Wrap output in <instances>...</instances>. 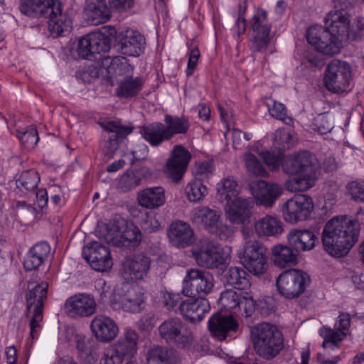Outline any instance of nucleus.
<instances>
[{"instance_id": "59", "label": "nucleus", "mask_w": 364, "mask_h": 364, "mask_svg": "<svg viewBox=\"0 0 364 364\" xmlns=\"http://www.w3.org/2000/svg\"><path fill=\"white\" fill-rule=\"evenodd\" d=\"M275 142L279 144L281 149H289L296 144V139L293 135L288 132L277 131L274 136Z\"/></svg>"}, {"instance_id": "20", "label": "nucleus", "mask_w": 364, "mask_h": 364, "mask_svg": "<svg viewBox=\"0 0 364 364\" xmlns=\"http://www.w3.org/2000/svg\"><path fill=\"white\" fill-rule=\"evenodd\" d=\"M325 25L341 43L343 41H349L351 33L350 15L347 11H330L325 18Z\"/></svg>"}, {"instance_id": "10", "label": "nucleus", "mask_w": 364, "mask_h": 364, "mask_svg": "<svg viewBox=\"0 0 364 364\" xmlns=\"http://www.w3.org/2000/svg\"><path fill=\"white\" fill-rule=\"evenodd\" d=\"M250 27L252 31L251 50L257 53L264 51L270 42V31L272 27L265 9L259 7L255 8L250 20Z\"/></svg>"}, {"instance_id": "16", "label": "nucleus", "mask_w": 364, "mask_h": 364, "mask_svg": "<svg viewBox=\"0 0 364 364\" xmlns=\"http://www.w3.org/2000/svg\"><path fill=\"white\" fill-rule=\"evenodd\" d=\"M97 309V303L93 296L86 293H78L68 297L64 304L66 314L73 318L89 317Z\"/></svg>"}, {"instance_id": "17", "label": "nucleus", "mask_w": 364, "mask_h": 364, "mask_svg": "<svg viewBox=\"0 0 364 364\" xmlns=\"http://www.w3.org/2000/svg\"><path fill=\"white\" fill-rule=\"evenodd\" d=\"M191 154L182 145L173 146L166 162V173L173 182L180 181L186 173Z\"/></svg>"}, {"instance_id": "39", "label": "nucleus", "mask_w": 364, "mask_h": 364, "mask_svg": "<svg viewBox=\"0 0 364 364\" xmlns=\"http://www.w3.org/2000/svg\"><path fill=\"white\" fill-rule=\"evenodd\" d=\"M290 246L277 245L272 249V258L277 267L284 268L296 264L297 255Z\"/></svg>"}, {"instance_id": "58", "label": "nucleus", "mask_w": 364, "mask_h": 364, "mask_svg": "<svg viewBox=\"0 0 364 364\" xmlns=\"http://www.w3.org/2000/svg\"><path fill=\"white\" fill-rule=\"evenodd\" d=\"M194 171V179L200 181H208L213 174V164L210 161L196 162Z\"/></svg>"}, {"instance_id": "9", "label": "nucleus", "mask_w": 364, "mask_h": 364, "mask_svg": "<svg viewBox=\"0 0 364 364\" xmlns=\"http://www.w3.org/2000/svg\"><path fill=\"white\" fill-rule=\"evenodd\" d=\"M191 252L198 265L204 268H222L226 263V257L220 247L209 238L200 240L192 247Z\"/></svg>"}, {"instance_id": "32", "label": "nucleus", "mask_w": 364, "mask_h": 364, "mask_svg": "<svg viewBox=\"0 0 364 364\" xmlns=\"http://www.w3.org/2000/svg\"><path fill=\"white\" fill-rule=\"evenodd\" d=\"M139 205L147 209H156L166 202L165 191L162 186L148 187L137 195Z\"/></svg>"}, {"instance_id": "33", "label": "nucleus", "mask_w": 364, "mask_h": 364, "mask_svg": "<svg viewBox=\"0 0 364 364\" xmlns=\"http://www.w3.org/2000/svg\"><path fill=\"white\" fill-rule=\"evenodd\" d=\"M50 252L48 242L41 241L33 245L28 252L23 262V267L26 271L38 269L48 258Z\"/></svg>"}, {"instance_id": "5", "label": "nucleus", "mask_w": 364, "mask_h": 364, "mask_svg": "<svg viewBox=\"0 0 364 364\" xmlns=\"http://www.w3.org/2000/svg\"><path fill=\"white\" fill-rule=\"evenodd\" d=\"M48 284L47 282L37 284L26 291V314L29 318V336L31 339H37L42 328L43 319L44 301L47 298Z\"/></svg>"}, {"instance_id": "7", "label": "nucleus", "mask_w": 364, "mask_h": 364, "mask_svg": "<svg viewBox=\"0 0 364 364\" xmlns=\"http://www.w3.org/2000/svg\"><path fill=\"white\" fill-rule=\"evenodd\" d=\"M160 337L169 345L188 348L193 342L192 331L179 318H169L158 327Z\"/></svg>"}, {"instance_id": "62", "label": "nucleus", "mask_w": 364, "mask_h": 364, "mask_svg": "<svg viewBox=\"0 0 364 364\" xmlns=\"http://www.w3.org/2000/svg\"><path fill=\"white\" fill-rule=\"evenodd\" d=\"M262 159L264 164L272 171H277L282 166L283 161L282 157L269 151H264L261 153Z\"/></svg>"}, {"instance_id": "35", "label": "nucleus", "mask_w": 364, "mask_h": 364, "mask_svg": "<svg viewBox=\"0 0 364 364\" xmlns=\"http://www.w3.org/2000/svg\"><path fill=\"white\" fill-rule=\"evenodd\" d=\"M86 13L87 21L92 25L104 23L111 18L106 0H91L87 5Z\"/></svg>"}, {"instance_id": "64", "label": "nucleus", "mask_w": 364, "mask_h": 364, "mask_svg": "<svg viewBox=\"0 0 364 364\" xmlns=\"http://www.w3.org/2000/svg\"><path fill=\"white\" fill-rule=\"evenodd\" d=\"M124 359L111 347L106 350L100 364H122Z\"/></svg>"}, {"instance_id": "2", "label": "nucleus", "mask_w": 364, "mask_h": 364, "mask_svg": "<svg viewBox=\"0 0 364 364\" xmlns=\"http://www.w3.org/2000/svg\"><path fill=\"white\" fill-rule=\"evenodd\" d=\"M20 11L31 18H48V28L54 37L70 32L71 18L63 11L60 0H20Z\"/></svg>"}, {"instance_id": "31", "label": "nucleus", "mask_w": 364, "mask_h": 364, "mask_svg": "<svg viewBox=\"0 0 364 364\" xmlns=\"http://www.w3.org/2000/svg\"><path fill=\"white\" fill-rule=\"evenodd\" d=\"M144 301L145 296L141 289L138 287H132L119 296L118 307L125 311L136 313L143 309Z\"/></svg>"}, {"instance_id": "29", "label": "nucleus", "mask_w": 364, "mask_h": 364, "mask_svg": "<svg viewBox=\"0 0 364 364\" xmlns=\"http://www.w3.org/2000/svg\"><path fill=\"white\" fill-rule=\"evenodd\" d=\"M288 244L296 252L312 250L318 241L314 232L307 229H293L287 235Z\"/></svg>"}, {"instance_id": "56", "label": "nucleus", "mask_w": 364, "mask_h": 364, "mask_svg": "<svg viewBox=\"0 0 364 364\" xmlns=\"http://www.w3.org/2000/svg\"><path fill=\"white\" fill-rule=\"evenodd\" d=\"M120 239L122 240L120 245H132V246L138 245L141 240V234L138 227L131 225L127 227L124 232H121Z\"/></svg>"}, {"instance_id": "18", "label": "nucleus", "mask_w": 364, "mask_h": 364, "mask_svg": "<svg viewBox=\"0 0 364 364\" xmlns=\"http://www.w3.org/2000/svg\"><path fill=\"white\" fill-rule=\"evenodd\" d=\"M84 258L92 268L98 272H105L112 267L109 250L98 242H90L83 249Z\"/></svg>"}, {"instance_id": "4", "label": "nucleus", "mask_w": 364, "mask_h": 364, "mask_svg": "<svg viewBox=\"0 0 364 364\" xmlns=\"http://www.w3.org/2000/svg\"><path fill=\"white\" fill-rule=\"evenodd\" d=\"M116 29L110 26H103L99 31L91 32L80 39L77 54L82 58L91 61L100 60L102 53H107Z\"/></svg>"}, {"instance_id": "37", "label": "nucleus", "mask_w": 364, "mask_h": 364, "mask_svg": "<svg viewBox=\"0 0 364 364\" xmlns=\"http://www.w3.org/2000/svg\"><path fill=\"white\" fill-rule=\"evenodd\" d=\"M138 335L135 331L127 329L123 335L111 347L124 358H131L136 352Z\"/></svg>"}, {"instance_id": "15", "label": "nucleus", "mask_w": 364, "mask_h": 364, "mask_svg": "<svg viewBox=\"0 0 364 364\" xmlns=\"http://www.w3.org/2000/svg\"><path fill=\"white\" fill-rule=\"evenodd\" d=\"M314 208L312 198L306 194L295 195L282 206V215L287 223L294 224L308 219Z\"/></svg>"}, {"instance_id": "30", "label": "nucleus", "mask_w": 364, "mask_h": 364, "mask_svg": "<svg viewBox=\"0 0 364 364\" xmlns=\"http://www.w3.org/2000/svg\"><path fill=\"white\" fill-rule=\"evenodd\" d=\"M104 129L109 133L107 141L105 144V152L108 156H112L117 149L119 139H124L132 132V129L123 126L119 122L111 121L107 122Z\"/></svg>"}, {"instance_id": "61", "label": "nucleus", "mask_w": 364, "mask_h": 364, "mask_svg": "<svg viewBox=\"0 0 364 364\" xmlns=\"http://www.w3.org/2000/svg\"><path fill=\"white\" fill-rule=\"evenodd\" d=\"M187 55H188V61L186 73L187 76H191L196 69L198 61L200 57V53L197 46H194L192 48L188 47Z\"/></svg>"}, {"instance_id": "47", "label": "nucleus", "mask_w": 364, "mask_h": 364, "mask_svg": "<svg viewBox=\"0 0 364 364\" xmlns=\"http://www.w3.org/2000/svg\"><path fill=\"white\" fill-rule=\"evenodd\" d=\"M319 334L323 338L322 347L332 350L338 348V343L346 336L345 333L328 327L321 328Z\"/></svg>"}, {"instance_id": "25", "label": "nucleus", "mask_w": 364, "mask_h": 364, "mask_svg": "<svg viewBox=\"0 0 364 364\" xmlns=\"http://www.w3.org/2000/svg\"><path fill=\"white\" fill-rule=\"evenodd\" d=\"M210 310L209 301L203 298L193 299L189 297L181 304V314L186 320L191 323H197L202 321L205 314Z\"/></svg>"}, {"instance_id": "60", "label": "nucleus", "mask_w": 364, "mask_h": 364, "mask_svg": "<svg viewBox=\"0 0 364 364\" xmlns=\"http://www.w3.org/2000/svg\"><path fill=\"white\" fill-rule=\"evenodd\" d=\"M346 190L352 199L364 202V183L363 182L351 181L346 185Z\"/></svg>"}, {"instance_id": "52", "label": "nucleus", "mask_w": 364, "mask_h": 364, "mask_svg": "<svg viewBox=\"0 0 364 364\" xmlns=\"http://www.w3.org/2000/svg\"><path fill=\"white\" fill-rule=\"evenodd\" d=\"M266 105L271 116L283 121L287 124L292 123V119L287 114L285 106L282 103L269 100Z\"/></svg>"}, {"instance_id": "48", "label": "nucleus", "mask_w": 364, "mask_h": 364, "mask_svg": "<svg viewBox=\"0 0 364 364\" xmlns=\"http://www.w3.org/2000/svg\"><path fill=\"white\" fill-rule=\"evenodd\" d=\"M97 235L108 244L119 246L122 242L120 239L121 232L117 226L114 224H103L99 226L96 230Z\"/></svg>"}, {"instance_id": "43", "label": "nucleus", "mask_w": 364, "mask_h": 364, "mask_svg": "<svg viewBox=\"0 0 364 364\" xmlns=\"http://www.w3.org/2000/svg\"><path fill=\"white\" fill-rule=\"evenodd\" d=\"M237 183L232 176L223 178L217 184V194L221 202L233 200L237 198Z\"/></svg>"}, {"instance_id": "21", "label": "nucleus", "mask_w": 364, "mask_h": 364, "mask_svg": "<svg viewBox=\"0 0 364 364\" xmlns=\"http://www.w3.org/2000/svg\"><path fill=\"white\" fill-rule=\"evenodd\" d=\"M315 159L308 151H301L283 160L282 169L289 175L313 172Z\"/></svg>"}, {"instance_id": "46", "label": "nucleus", "mask_w": 364, "mask_h": 364, "mask_svg": "<svg viewBox=\"0 0 364 364\" xmlns=\"http://www.w3.org/2000/svg\"><path fill=\"white\" fill-rule=\"evenodd\" d=\"M134 67L129 63V60L123 56L114 57L108 66V73L116 76L131 77Z\"/></svg>"}, {"instance_id": "51", "label": "nucleus", "mask_w": 364, "mask_h": 364, "mask_svg": "<svg viewBox=\"0 0 364 364\" xmlns=\"http://www.w3.org/2000/svg\"><path fill=\"white\" fill-rule=\"evenodd\" d=\"M16 136L26 149H33L37 145L39 137L35 127H27L25 130L17 129Z\"/></svg>"}, {"instance_id": "50", "label": "nucleus", "mask_w": 364, "mask_h": 364, "mask_svg": "<svg viewBox=\"0 0 364 364\" xmlns=\"http://www.w3.org/2000/svg\"><path fill=\"white\" fill-rule=\"evenodd\" d=\"M185 192L190 201L197 202L207 195L208 189L202 181L193 179L186 185Z\"/></svg>"}, {"instance_id": "26", "label": "nucleus", "mask_w": 364, "mask_h": 364, "mask_svg": "<svg viewBox=\"0 0 364 364\" xmlns=\"http://www.w3.org/2000/svg\"><path fill=\"white\" fill-rule=\"evenodd\" d=\"M252 195L258 203L265 207H272L282 193V187L278 183H268L259 181L251 186Z\"/></svg>"}, {"instance_id": "6", "label": "nucleus", "mask_w": 364, "mask_h": 364, "mask_svg": "<svg viewBox=\"0 0 364 364\" xmlns=\"http://www.w3.org/2000/svg\"><path fill=\"white\" fill-rule=\"evenodd\" d=\"M238 257L244 267L255 275L264 274L267 268V250L256 239L245 237Z\"/></svg>"}, {"instance_id": "40", "label": "nucleus", "mask_w": 364, "mask_h": 364, "mask_svg": "<svg viewBox=\"0 0 364 364\" xmlns=\"http://www.w3.org/2000/svg\"><path fill=\"white\" fill-rule=\"evenodd\" d=\"M248 277L247 272L240 267H230L225 274L227 283L238 291H247L250 289L251 284Z\"/></svg>"}, {"instance_id": "11", "label": "nucleus", "mask_w": 364, "mask_h": 364, "mask_svg": "<svg viewBox=\"0 0 364 364\" xmlns=\"http://www.w3.org/2000/svg\"><path fill=\"white\" fill-rule=\"evenodd\" d=\"M215 281L212 274L198 269L186 272L183 282V294L188 297H203L209 294L214 287Z\"/></svg>"}, {"instance_id": "22", "label": "nucleus", "mask_w": 364, "mask_h": 364, "mask_svg": "<svg viewBox=\"0 0 364 364\" xmlns=\"http://www.w3.org/2000/svg\"><path fill=\"white\" fill-rule=\"evenodd\" d=\"M238 327V323L232 316L220 313L213 315L208 321V329L211 335L219 341H223L228 336L232 337V334L237 331Z\"/></svg>"}, {"instance_id": "36", "label": "nucleus", "mask_w": 364, "mask_h": 364, "mask_svg": "<svg viewBox=\"0 0 364 364\" xmlns=\"http://www.w3.org/2000/svg\"><path fill=\"white\" fill-rule=\"evenodd\" d=\"M191 220L196 224L203 225L210 232L217 230L220 214L208 207H198L192 210Z\"/></svg>"}, {"instance_id": "1", "label": "nucleus", "mask_w": 364, "mask_h": 364, "mask_svg": "<svg viewBox=\"0 0 364 364\" xmlns=\"http://www.w3.org/2000/svg\"><path fill=\"white\" fill-rule=\"evenodd\" d=\"M359 235L358 221L347 215L334 217L325 224L322 231L323 250L332 257H343L358 242Z\"/></svg>"}, {"instance_id": "27", "label": "nucleus", "mask_w": 364, "mask_h": 364, "mask_svg": "<svg viewBox=\"0 0 364 364\" xmlns=\"http://www.w3.org/2000/svg\"><path fill=\"white\" fill-rule=\"evenodd\" d=\"M145 38L138 31H127L118 43V49L126 55L139 56L145 48Z\"/></svg>"}, {"instance_id": "23", "label": "nucleus", "mask_w": 364, "mask_h": 364, "mask_svg": "<svg viewBox=\"0 0 364 364\" xmlns=\"http://www.w3.org/2000/svg\"><path fill=\"white\" fill-rule=\"evenodd\" d=\"M151 260L144 254H135L126 258L123 263V272L131 280H143L149 274Z\"/></svg>"}, {"instance_id": "55", "label": "nucleus", "mask_w": 364, "mask_h": 364, "mask_svg": "<svg viewBox=\"0 0 364 364\" xmlns=\"http://www.w3.org/2000/svg\"><path fill=\"white\" fill-rule=\"evenodd\" d=\"M140 225L141 229L148 233L157 232L162 228L157 215L147 212L142 215Z\"/></svg>"}, {"instance_id": "38", "label": "nucleus", "mask_w": 364, "mask_h": 364, "mask_svg": "<svg viewBox=\"0 0 364 364\" xmlns=\"http://www.w3.org/2000/svg\"><path fill=\"white\" fill-rule=\"evenodd\" d=\"M256 233L262 237H274L284 232L282 221L276 217L266 215L255 224Z\"/></svg>"}, {"instance_id": "54", "label": "nucleus", "mask_w": 364, "mask_h": 364, "mask_svg": "<svg viewBox=\"0 0 364 364\" xmlns=\"http://www.w3.org/2000/svg\"><path fill=\"white\" fill-rule=\"evenodd\" d=\"M141 178L138 172L127 171L121 177L119 186L124 192H127L136 188L141 183Z\"/></svg>"}, {"instance_id": "3", "label": "nucleus", "mask_w": 364, "mask_h": 364, "mask_svg": "<svg viewBox=\"0 0 364 364\" xmlns=\"http://www.w3.org/2000/svg\"><path fill=\"white\" fill-rule=\"evenodd\" d=\"M252 337L255 351L264 359L274 358L284 348L283 335L273 324H258L252 330Z\"/></svg>"}, {"instance_id": "45", "label": "nucleus", "mask_w": 364, "mask_h": 364, "mask_svg": "<svg viewBox=\"0 0 364 364\" xmlns=\"http://www.w3.org/2000/svg\"><path fill=\"white\" fill-rule=\"evenodd\" d=\"M40 182L38 173L34 169L23 171L16 180V186L21 191H33Z\"/></svg>"}, {"instance_id": "42", "label": "nucleus", "mask_w": 364, "mask_h": 364, "mask_svg": "<svg viewBox=\"0 0 364 364\" xmlns=\"http://www.w3.org/2000/svg\"><path fill=\"white\" fill-rule=\"evenodd\" d=\"M143 80L141 77H126L122 80L116 90L118 97L129 98L136 96L141 90Z\"/></svg>"}, {"instance_id": "28", "label": "nucleus", "mask_w": 364, "mask_h": 364, "mask_svg": "<svg viewBox=\"0 0 364 364\" xmlns=\"http://www.w3.org/2000/svg\"><path fill=\"white\" fill-rule=\"evenodd\" d=\"M168 237L173 246L185 247L193 242L194 232L189 224L177 220L171 224Z\"/></svg>"}, {"instance_id": "63", "label": "nucleus", "mask_w": 364, "mask_h": 364, "mask_svg": "<svg viewBox=\"0 0 364 364\" xmlns=\"http://www.w3.org/2000/svg\"><path fill=\"white\" fill-rule=\"evenodd\" d=\"M168 358V350L161 346H154L151 348L148 353V360L150 362L162 363L166 362Z\"/></svg>"}, {"instance_id": "8", "label": "nucleus", "mask_w": 364, "mask_h": 364, "mask_svg": "<svg viewBox=\"0 0 364 364\" xmlns=\"http://www.w3.org/2000/svg\"><path fill=\"white\" fill-rule=\"evenodd\" d=\"M309 274L304 271L290 269L283 272L277 279L279 293L288 299L298 298L310 285Z\"/></svg>"}, {"instance_id": "24", "label": "nucleus", "mask_w": 364, "mask_h": 364, "mask_svg": "<svg viewBox=\"0 0 364 364\" xmlns=\"http://www.w3.org/2000/svg\"><path fill=\"white\" fill-rule=\"evenodd\" d=\"M95 338L101 343H109L117 336L119 328L114 320L104 315H97L90 323Z\"/></svg>"}, {"instance_id": "14", "label": "nucleus", "mask_w": 364, "mask_h": 364, "mask_svg": "<svg viewBox=\"0 0 364 364\" xmlns=\"http://www.w3.org/2000/svg\"><path fill=\"white\" fill-rule=\"evenodd\" d=\"M220 304L227 310H237L242 316L250 317L255 309V301L250 292L226 289L220 294Z\"/></svg>"}, {"instance_id": "49", "label": "nucleus", "mask_w": 364, "mask_h": 364, "mask_svg": "<svg viewBox=\"0 0 364 364\" xmlns=\"http://www.w3.org/2000/svg\"><path fill=\"white\" fill-rule=\"evenodd\" d=\"M75 344L78 351L79 358L82 361L89 364H92L96 361L97 359L87 341L85 336L80 334L77 336Z\"/></svg>"}, {"instance_id": "41", "label": "nucleus", "mask_w": 364, "mask_h": 364, "mask_svg": "<svg viewBox=\"0 0 364 364\" xmlns=\"http://www.w3.org/2000/svg\"><path fill=\"white\" fill-rule=\"evenodd\" d=\"M316 180L314 172L303 173L300 176L287 180L285 188L291 192L306 191L315 185Z\"/></svg>"}, {"instance_id": "57", "label": "nucleus", "mask_w": 364, "mask_h": 364, "mask_svg": "<svg viewBox=\"0 0 364 364\" xmlns=\"http://www.w3.org/2000/svg\"><path fill=\"white\" fill-rule=\"evenodd\" d=\"M162 294V302L166 309L175 313H179L181 310V304L183 302L182 297L179 294L169 291H164Z\"/></svg>"}, {"instance_id": "53", "label": "nucleus", "mask_w": 364, "mask_h": 364, "mask_svg": "<svg viewBox=\"0 0 364 364\" xmlns=\"http://www.w3.org/2000/svg\"><path fill=\"white\" fill-rule=\"evenodd\" d=\"M247 171L252 174L261 177H267L268 173L259 160L252 154L248 153L244 157Z\"/></svg>"}, {"instance_id": "12", "label": "nucleus", "mask_w": 364, "mask_h": 364, "mask_svg": "<svg viewBox=\"0 0 364 364\" xmlns=\"http://www.w3.org/2000/svg\"><path fill=\"white\" fill-rule=\"evenodd\" d=\"M350 80V67L346 62L333 59L327 65L323 80L326 88L330 92H345L349 87Z\"/></svg>"}, {"instance_id": "34", "label": "nucleus", "mask_w": 364, "mask_h": 364, "mask_svg": "<svg viewBox=\"0 0 364 364\" xmlns=\"http://www.w3.org/2000/svg\"><path fill=\"white\" fill-rule=\"evenodd\" d=\"M140 134L151 146L156 147L170 140V135L161 122H153L140 127Z\"/></svg>"}, {"instance_id": "13", "label": "nucleus", "mask_w": 364, "mask_h": 364, "mask_svg": "<svg viewBox=\"0 0 364 364\" xmlns=\"http://www.w3.org/2000/svg\"><path fill=\"white\" fill-rule=\"evenodd\" d=\"M306 39L316 50L328 55L338 53L342 44L329 28L318 26L308 29Z\"/></svg>"}, {"instance_id": "44", "label": "nucleus", "mask_w": 364, "mask_h": 364, "mask_svg": "<svg viewBox=\"0 0 364 364\" xmlns=\"http://www.w3.org/2000/svg\"><path fill=\"white\" fill-rule=\"evenodd\" d=\"M165 129L170 135V139L176 134H186L190 127V122L187 117L165 116Z\"/></svg>"}, {"instance_id": "19", "label": "nucleus", "mask_w": 364, "mask_h": 364, "mask_svg": "<svg viewBox=\"0 0 364 364\" xmlns=\"http://www.w3.org/2000/svg\"><path fill=\"white\" fill-rule=\"evenodd\" d=\"M255 201L252 198L237 197L227 203L225 215L232 224L245 225L249 223L251 209Z\"/></svg>"}]
</instances>
